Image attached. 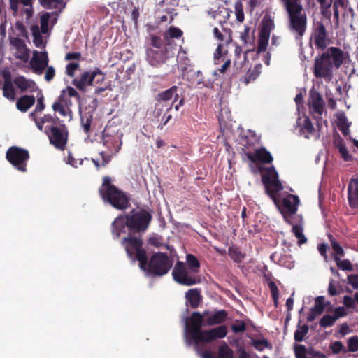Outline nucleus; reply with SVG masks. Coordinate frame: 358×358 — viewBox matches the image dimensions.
I'll use <instances>...</instances> for the list:
<instances>
[{"label":"nucleus","instance_id":"nucleus-61","mask_svg":"<svg viewBox=\"0 0 358 358\" xmlns=\"http://www.w3.org/2000/svg\"><path fill=\"white\" fill-rule=\"evenodd\" d=\"M348 283L353 287L355 289H358V275H350L348 277Z\"/></svg>","mask_w":358,"mask_h":358},{"label":"nucleus","instance_id":"nucleus-58","mask_svg":"<svg viewBox=\"0 0 358 358\" xmlns=\"http://www.w3.org/2000/svg\"><path fill=\"white\" fill-rule=\"evenodd\" d=\"M78 67H79V64L78 62L69 63L66 67V74L71 77H73L74 72Z\"/></svg>","mask_w":358,"mask_h":358},{"label":"nucleus","instance_id":"nucleus-8","mask_svg":"<svg viewBox=\"0 0 358 358\" xmlns=\"http://www.w3.org/2000/svg\"><path fill=\"white\" fill-rule=\"evenodd\" d=\"M122 245L124 247L128 257L132 260L137 259L139 262L140 268L146 269V253L142 248L141 238L133 236L125 237L122 241Z\"/></svg>","mask_w":358,"mask_h":358},{"label":"nucleus","instance_id":"nucleus-24","mask_svg":"<svg viewBox=\"0 0 358 358\" xmlns=\"http://www.w3.org/2000/svg\"><path fill=\"white\" fill-rule=\"evenodd\" d=\"M248 157L252 162L271 163L273 160L271 153L264 148L248 154Z\"/></svg>","mask_w":358,"mask_h":358},{"label":"nucleus","instance_id":"nucleus-21","mask_svg":"<svg viewBox=\"0 0 358 358\" xmlns=\"http://www.w3.org/2000/svg\"><path fill=\"white\" fill-rule=\"evenodd\" d=\"M71 106L72 102L68 96L61 93L58 99L52 104V108L55 112L59 113L63 117H71L70 108Z\"/></svg>","mask_w":358,"mask_h":358},{"label":"nucleus","instance_id":"nucleus-13","mask_svg":"<svg viewBox=\"0 0 358 358\" xmlns=\"http://www.w3.org/2000/svg\"><path fill=\"white\" fill-rule=\"evenodd\" d=\"M195 273L186 267V266L180 262H177L173 271L172 275L175 281L178 283L191 286L196 283Z\"/></svg>","mask_w":358,"mask_h":358},{"label":"nucleus","instance_id":"nucleus-60","mask_svg":"<svg viewBox=\"0 0 358 358\" xmlns=\"http://www.w3.org/2000/svg\"><path fill=\"white\" fill-rule=\"evenodd\" d=\"M46 71H45V79L46 81L48 82H50V80H52L55 76V69L53 66H47L46 68Z\"/></svg>","mask_w":358,"mask_h":358},{"label":"nucleus","instance_id":"nucleus-54","mask_svg":"<svg viewBox=\"0 0 358 358\" xmlns=\"http://www.w3.org/2000/svg\"><path fill=\"white\" fill-rule=\"evenodd\" d=\"M61 93L65 94L66 96H68L69 99H70L71 97H76L77 99H80L79 94H78L76 90L71 87H66L62 91Z\"/></svg>","mask_w":358,"mask_h":358},{"label":"nucleus","instance_id":"nucleus-26","mask_svg":"<svg viewBox=\"0 0 358 358\" xmlns=\"http://www.w3.org/2000/svg\"><path fill=\"white\" fill-rule=\"evenodd\" d=\"M72 83L78 90L85 91L87 87L93 85L92 72H83L80 78L73 79Z\"/></svg>","mask_w":358,"mask_h":358},{"label":"nucleus","instance_id":"nucleus-52","mask_svg":"<svg viewBox=\"0 0 358 358\" xmlns=\"http://www.w3.org/2000/svg\"><path fill=\"white\" fill-rule=\"evenodd\" d=\"M93 83L99 84L105 80V75L98 69L92 71Z\"/></svg>","mask_w":358,"mask_h":358},{"label":"nucleus","instance_id":"nucleus-49","mask_svg":"<svg viewBox=\"0 0 358 358\" xmlns=\"http://www.w3.org/2000/svg\"><path fill=\"white\" fill-rule=\"evenodd\" d=\"M229 255L236 262H241L244 257V255L238 250L233 248H229Z\"/></svg>","mask_w":358,"mask_h":358},{"label":"nucleus","instance_id":"nucleus-50","mask_svg":"<svg viewBox=\"0 0 358 358\" xmlns=\"http://www.w3.org/2000/svg\"><path fill=\"white\" fill-rule=\"evenodd\" d=\"M268 287L270 288V290H271V295H272V297H273V301H274V303H275V305L276 306L277 303H278V296H279V292H278V287L275 285V283L274 282H273V281H271V282H268Z\"/></svg>","mask_w":358,"mask_h":358},{"label":"nucleus","instance_id":"nucleus-28","mask_svg":"<svg viewBox=\"0 0 358 358\" xmlns=\"http://www.w3.org/2000/svg\"><path fill=\"white\" fill-rule=\"evenodd\" d=\"M178 91V87L173 86L171 88L165 90L164 92H162L159 94V99L158 101L161 103L162 101H170L172 99H173V101L172 103L169 106V108L166 109L169 110L171 108L172 106L173 105V103L176 102L178 99V94L177 93Z\"/></svg>","mask_w":358,"mask_h":358},{"label":"nucleus","instance_id":"nucleus-3","mask_svg":"<svg viewBox=\"0 0 358 358\" xmlns=\"http://www.w3.org/2000/svg\"><path fill=\"white\" fill-rule=\"evenodd\" d=\"M350 55L338 47L331 46L318 55L314 59L313 73L317 78L330 82L334 72L342 66L348 64Z\"/></svg>","mask_w":358,"mask_h":358},{"label":"nucleus","instance_id":"nucleus-53","mask_svg":"<svg viewBox=\"0 0 358 358\" xmlns=\"http://www.w3.org/2000/svg\"><path fill=\"white\" fill-rule=\"evenodd\" d=\"M343 6V3L341 0H336L333 3L334 17L336 24H338V22H339L338 8L342 7Z\"/></svg>","mask_w":358,"mask_h":358},{"label":"nucleus","instance_id":"nucleus-48","mask_svg":"<svg viewBox=\"0 0 358 358\" xmlns=\"http://www.w3.org/2000/svg\"><path fill=\"white\" fill-rule=\"evenodd\" d=\"M235 14L236 20L239 22H243L244 20V13L243 9V5L241 1H237L234 5Z\"/></svg>","mask_w":358,"mask_h":358},{"label":"nucleus","instance_id":"nucleus-31","mask_svg":"<svg viewBox=\"0 0 358 358\" xmlns=\"http://www.w3.org/2000/svg\"><path fill=\"white\" fill-rule=\"evenodd\" d=\"M31 34L33 36V43L36 48H44L46 45L45 41L43 40L41 36V30H40L38 25H33L31 27Z\"/></svg>","mask_w":358,"mask_h":358},{"label":"nucleus","instance_id":"nucleus-23","mask_svg":"<svg viewBox=\"0 0 358 358\" xmlns=\"http://www.w3.org/2000/svg\"><path fill=\"white\" fill-rule=\"evenodd\" d=\"M348 202L351 208H358V178H352L348 184Z\"/></svg>","mask_w":358,"mask_h":358},{"label":"nucleus","instance_id":"nucleus-41","mask_svg":"<svg viewBox=\"0 0 358 358\" xmlns=\"http://www.w3.org/2000/svg\"><path fill=\"white\" fill-rule=\"evenodd\" d=\"M269 37H270L269 35L260 33L259 41H258V45H257L258 52H264L266 50V48H267L268 43Z\"/></svg>","mask_w":358,"mask_h":358},{"label":"nucleus","instance_id":"nucleus-12","mask_svg":"<svg viewBox=\"0 0 358 358\" xmlns=\"http://www.w3.org/2000/svg\"><path fill=\"white\" fill-rule=\"evenodd\" d=\"M7 160L18 171L25 172L27 171V162L29 158L27 150L18 148H10L6 155Z\"/></svg>","mask_w":358,"mask_h":358},{"label":"nucleus","instance_id":"nucleus-64","mask_svg":"<svg viewBox=\"0 0 358 358\" xmlns=\"http://www.w3.org/2000/svg\"><path fill=\"white\" fill-rule=\"evenodd\" d=\"M331 348L333 352L338 353L343 350V345L341 341H335L331 344Z\"/></svg>","mask_w":358,"mask_h":358},{"label":"nucleus","instance_id":"nucleus-44","mask_svg":"<svg viewBox=\"0 0 358 358\" xmlns=\"http://www.w3.org/2000/svg\"><path fill=\"white\" fill-rule=\"evenodd\" d=\"M252 346L259 351H262L265 348L269 347V343L267 340L264 338L254 339L252 341Z\"/></svg>","mask_w":358,"mask_h":358},{"label":"nucleus","instance_id":"nucleus-20","mask_svg":"<svg viewBox=\"0 0 358 358\" xmlns=\"http://www.w3.org/2000/svg\"><path fill=\"white\" fill-rule=\"evenodd\" d=\"M170 57L167 50H155L146 48V59L152 66H157L164 63Z\"/></svg>","mask_w":358,"mask_h":358},{"label":"nucleus","instance_id":"nucleus-6","mask_svg":"<svg viewBox=\"0 0 358 358\" xmlns=\"http://www.w3.org/2000/svg\"><path fill=\"white\" fill-rule=\"evenodd\" d=\"M112 180L109 176L103 178V184L99 189V193L105 201L109 202L117 209H125L128 206V199L126 195L115 186L111 184Z\"/></svg>","mask_w":358,"mask_h":358},{"label":"nucleus","instance_id":"nucleus-1","mask_svg":"<svg viewBox=\"0 0 358 358\" xmlns=\"http://www.w3.org/2000/svg\"><path fill=\"white\" fill-rule=\"evenodd\" d=\"M208 315V311H205L203 314L194 312L190 318H185L184 338L188 346L194 345L196 353L201 358H215L214 354L210 350L201 352L200 343L224 338L227 334V329L226 326L222 325L210 330H201L203 317Z\"/></svg>","mask_w":358,"mask_h":358},{"label":"nucleus","instance_id":"nucleus-18","mask_svg":"<svg viewBox=\"0 0 358 358\" xmlns=\"http://www.w3.org/2000/svg\"><path fill=\"white\" fill-rule=\"evenodd\" d=\"M30 117L34 121L36 126L40 131H44L45 134L52 130V127H57L59 119L55 116L47 114L41 119L34 117V113L29 115Z\"/></svg>","mask_w":358,"mask_h":358},{"label":"nucleus","instance_id":"nucleus-32","mask_svg":"<svg viewBox=\"0 0 358 358\" xmlns=\"http://www.w3.org/2000/svg\"><path fill=\"white\" fill-rule=\"evenodd\" d=\"M227 317V313L225 310H217L208 317L206 322L208 325L220 324L226 320Z\"/></svg>","mask_w":358,"mask_h":358},{"label":"nucleus","instance_id":"nucleus-15","mask_svg":"<svg viewBox=\"0 0 358 358\" xmlns=\"http://www.w3.org/2000/svg\"><path fill=\"white\" fill-rule=\"evenodd\" d=\"M49 58L46 51L34 50L30 59L29 64L32 71L38 75H41L48 66Z\"/></svg>","mask_w":358,"mask_h":358},{"label":"nucleus","instance_id":"nucleus-38","mask_svg":"<svg viewBox=\"0 0 358 358\" xmlns=\"http://www.w3.org/2000/svg\"><path fill=\"white\" fill-rule=\"evenodd\" d=\"M182 35V31L179 28L175 27H170L167 31L164 33V38L166 39L169 38H178L181 37Z\"/></svg>","mask_w":358,"mask_h":358},{"label":"nucleus","instance_id":"nucleus-39","mask_svg":"<svg viewBox=\"0 0 358 358\" xmlns=\"http://www.w3.org/2000/svg\"><path fill=\"white\" fill-rule=\"evenodd\" d=\"M187 263L189 266L188 268H189L192 272L196 273L199 271V262L193 255L189 254L187 255Z\"/></svg>","mask_w":358,"mask_h":358},{"label":"nucleus","instance_id":"nucleus-62","mask_svg":"<svg viewBox=\"0 0 358 358\" xmlns=\"http://www.w3.org/2000/svg\"><path fill=\"white\" fill-rule=\"evenodd\" d=\"M343 303L347 308H355V299L352 298L351 296H345L343 297Z\"/></svg>","mask_w":358,"mask_h":358},{"label":"nucleus","instance_id":"nucleus-10","mask_svg":"<svg viewBox=\"0 0 358 358\" xmlns=\"http://www.w3.org/2000/svg\"><path fill=\"white\" fill-rule=\"evenodd\" d=\"M15 29L18 31L16 36H10V43L11 49L14 51L15 57L26 63L29 61L30 57V50L27 47V45L20 36H26V30L24 26L20 23H16Z\"/></svg>","mask_w":358,"mask_h":358},{"label":"nucleus","instance_id":"nucleus-29","mask_svg":"<svg viewBox=\"0 0 358 358\" xmlns=\"http://www.w3.org/2000/svg\"><path fill=\"white\" fill-rule=\"evenodd\" d=\"M270 257L272 261L278 263L281 266L289 269L294 266L293 258L289 255L280 256L277 252H274L271 255Z\"/></svg>","mask_w":358,"mask_h":358},{"label":"nucleus","instance_id":"nucleus-35","mask_svg":"<svg viewBox=\"0 0 358 358\" xmlns=\"http://www.w3.org/2000/svg\"><path fill=\"white\" fill-rule=\"evenodd\" d=\"M262 29L260 33L270 36L271 31L274 29L273 20L269 15H266L262 20Z\"/></svg>","mask_w":358,"mask_h":358},{"label":"nucleus","instance_id":"nucleus-14","mask_svg":"<svg viewBox=\"0 0 358 358\" xmlns=\"http://www.w3.org/2000/svg\"><path fill=\"white\" fill-rule=\"evenodd\" d=\"M312 38L317 49L324 50L327 48L329 39L327 29L322 21L314 23Z\"/></svg>","mask_w":358,"mask_h":358},{"label":"nucleus","instance_id":"nucleus-11","mask_svg":"<svg viewBox=\"0 0 358 358\" xmlns=\"http://www.w3.org/2000/svg\"><path fill=\"white\" fill-rule=\"evenodd\" d=\"M172 265V261L167 255L157 252L151 257L148 265L146 264V269L144 271L147 274L162 276L169 272Z\"/></svg>","mask_w":358,"mask_h":358},{"label":"nucleus","instance_id":"nucleus-63","mask_svg":"<svg viewBox=\"0 0 358 358\" xmlns=\"http://www.w3.org/2000/svg\"><path fill=\"white\" fill-rule=\"evenodd\" d=\"M328 248V245L325 243H322L318 245L317 249L320 255L324 257V260L327 261V250Z\"/></svg>","mask_w":358,"mask_h":358},{"label":"nucleus","instance_id":"nucleus-42","mask_svg":"<svg viewBox=\"0 0 358 358\" xmlns=\"http://www.w3.org/2000/svg\"><path fill=\"white\" fill-rule=\"evenodd\" d=\"M147 48H153L155 50H166L162 40L155 36H151L150 46L148 45Z\"/></svg>","mask_w":358,"mask_h":358},{"label":"nucleus","instance_id":"nucleus-22","mask_svg":"<svg viewBox=\"0 0 358 358\" xmlns=\"http://www.w3.org/2000/svg\"><path fill=\"white\" fill-rule=\"evenodd\" d=\"M290 225H292V231L298 239V244L301 245L305 243L307 241L306 238L303 235V218L301 216L296 217L294 219H289L286 221Z\"/></svg>","mask_w":358,"mask_h":358},{"label":"nucleus","instance_id":"nucleus-51","mask_svg":"<svg viewBox=\"0 0 358 358\" xmlns=\"http://www.w3.org/2000/svg\"><path fill=\"white\" fill-rule=\"evenodd\" d=\"M246 329V325L244 322L237 320L231 325V330L234 333L243 332Z\"/></svg>","mask_w":358,"mask_h":358},{"label":"nucleus","instance_id":"nucleus-27","mask_svg":"<svg viewBox=\"0 0 358 358\" xmlns=\"http://www.w3.org/2000/svg\"><path fill=\"white\" fill-rule=\"evenodd\" d=\"M57 17L54 13H45L41 16V30L44 34L49 31V26L51 27L56 23Z\"/></svg>","mask_w":358,"mask_h":358},{"label":"nucleus","instance_id":"nucleus-30","mask_svg":"<svg viewBox=\"0 0 358 358\" xmlns=\"http://www.w3.org/2000/svg\"><path fill=\"white\" fill-rule=\"evenodd\" d=\"M35 103V97L34 96L24 95L19 99L16 106L19 110L26 112Z\"/></svg>","mask_w":358,"mask_h":358},{"label":"nucleus","instance_id":"nucleus-45","mask_svg":"<svg viewBox=\"0 0 358 358\" xmlns=\"http://www.w3.org/2000/svg\"><path fill=\"white\" fill-rule=\"evenodd\" d=\"M324 296H318L315 299V306L311 308L316 314H322L324 309Z\"/></svg>","mask_w":358,"mask_h":358},{"label":"nucleus","instance_id":"nucleus-40","mask_svg":"<svg viewBox=\"0 0 358 358\" xmlns=\"http://www.w3.org/2000/svg\"><path fill=\"white\" fill-rule=\"evenodd\" d=\"M334 261L338 268L343 271H352L353 267L351 262L348 259L341 260L340 257L334 256Z\"/></svg>","mask_w":358,"mask_h":358},{"label":"nucleus","instance_id":"nucleus-25","mask_svg":"<svg viewBox=\"0 0 358 358\" xmlns=\"http://www.w3.org/2000/svg\"><path fill=\"white\" fill-rule=\"evenodd\" d=\"M13 83L22 91L32 92L38 91L35 82L24 76H17L13 80Z\"/></svg>","mask_w":358,"mask_h":358},{"label":"nucleus","instance_id":"nucleus-4","mask_svg":"<svg viewBox=\"0 0 358 358\" xmlns=\"http://www.w3.org/2000/svg\"><path fill=\"white\" fill-rule=\"evenodd\" d=\"M287 13L288 29L301 45L308 24V17L301 3L302 0H278Z\"/></svg>","mask_w":358,"mask_h":358},{"label":"nucleus","instance_id":"nucleus-56","mask_svg":"<svg viewBox=\"0 0 358 358\" xmlns=\"http://www.w3.org/2000/svg\"><path fill=\"white\" fill-rule=\"evenodd\" d=\"M331 247L335 254L334 256L343 257L344 255L343 249L335 241L331 240Z\"/></svg>","mask_w":358,"mask_h":358},{"label":"nucleus","instance_id":"nucleus-37","mask_svg":"<svg viewBox=\"0 0 358 358\" xmlns=\"http://www.w3.org/2000/svg\"><path fill=\"white\" fill-rule=\"evenodd\" d=\"M217 358H233V351L225 343L218 350Z\"/></svg>","mask_w":358,"mask_h":358},{"label":"nucleus","instance_id":"nucleus-43","mask_svg":"<svg viewBox=\"0 0 358 358\" xmlns=\"http://www.w3.org/2000/svg\"><path fill=\"white\" fill-rule=\"evenodd\" d=\"M308 331V327L306 324H303L301 327H299L294 333V339L296 341L301 342L303 340L304 336L307 334Z\"/></svg>","mask_w":358,"mask_h":358},{"label":"nucleus","instance_id":"nucleus-46","mask_svg":"<svg viewBox=\"0 0 358 358\" xmlns=\"http://www.w3.org/2000/svg\"><path fill=\"white\" fill-rule=\"evenodd\" d=\"M337 320V317L326 315L322 317L320 321V325L322 327H327L332 326L336 320Z\"/></svg>","mask_w":358,"mask_h":358},{"label":"nucleus","instance_id":"nucleus-5","mask_svg":"<svg viewBox=\"0 0 358 358\" xmlns=\"http://www.w3.org/2000/svg\"><path fill=\"white\" fill-rule=\"evenodd\" d=\"M152 219V215L146 210H132L129 214L118 216L112 223V234L118 238L129 230L145 231Z\"/></svg>","mask_w":358,"mask_h":358},{"label":"nucleus","instance_id":"nucleus-47","mask_svg":"<svg viewBox=\"0 0 358 358\" xmlns=\"http://www.w3.org/2000/svg\"><path fill=\"white\" fill-rule=\"evenodd\" d=\"M36 98L37 99V104L36 106L35 110L33 112V113H34V115L37 112H41L45 108V104L43 103L44 97H43L41 90H38L37 92Z\"/></svg>","mask_w":358,"mask_h":358},{"label":"nucleus","instance_id":"nucleus-9","mask_svg":"<svg viewBox=\"0 0 358 358\" xmlns=\"http://www.w3.org/2000/svg\"><path fill=\"white\" fill-rule=\"evenodd\" d=\"M317 120V128H315L308 117H299L296 122L299 134L307 139H319L327 127V121L322 122L318 119Z\"/></svg>","mask_w":358,"mask_h":358},{"label":"nucleus","instance_id":"nucleus-55","mask_svg":"<svg viewBox=\"0 0 358 358\" xmlns=\"http://www.w3.org/2000/svg\"><path fill=\"white\" fill-rule=\"evenodd\" d=\"M295 355L296 358H307L306 348L303 345H299L295 348Z\"/></svg>","mask_w":358,"mask_h":358},{"label":"nucleus","instance_id":"nucleus-2","mask_svg":"<svg viewBox=\"0 0 358 358\" xmlns=\"http://www.w3.org/2000/svg\"><path fill=\"white\" fill-rule=\"evenodd\" d=\"M259 171L262 174L266 194L278 207L285 221L300 217L301 215H296L300 202L297 196L288 194L281 199L279 192L282 190L283 187L278 180V175L275 169L273 167L266 169L260 166Z\"/></svg>","mask_w":358,"mask_h":358},{"label":"nucleus","instance_id":"nucleus-16","mask_svg":"<svg viewBox=\"0 0 358 358\" xmlns=\"http://www.w3.org/2000/svg\"><path fill=\"white\" fill-rule=\"evenodd\" d=\"M309 107L314 118L320 119L324 111V102L320 93L314 89L310 91Z\"/></svg>","mask_w":358,"mask_h":358},{"label":"nucleus","instance_id":"nucleus-36","mask_svg":"<svg viewBox=\"0 0 358 358\" xmlns=\"http://www.w3.org/2000/svg\"><path fill=\"white\" fill-rule=\"evenodd\" d=\"M3 96L10 101H13L15 96L14 87L10 81L6 80L3 87Z\"/></svg>","mask_w":358,"mask_h":358},{"label":"nucleus","instance_id":"nucleus-19","mask_svg":"<svg viewBox=\"0 0 358 358\" xmlns=\"http://www.w3.org/2000/svg\"><path fill=\"white\" fill-rule=\"evenodd\" d=\"M33 1L34 0H9L10 9L15 14H17L20 10V6H23L21 8V13L25 15L27 20L30 19L33 16Z\"/></svg>","mask_w":358,"mask_h":358},{"label":"nucleus","instance_id":"nucleus-34","mask_svg":"<svg viewBox=\"0 0 358 358\" xmlns=\"http://www.w3.org/2000/svg\"><path fill=\"white\" fill-rule=\"evenodd\" d=\"M334 145L335 147L338 150L340 155L345 161L348 162L352 159V155L349 153L342 138H338L335 140Z\"/></svg>","mask_w":358,"mask_h":358},{"label":"nucleus","instance_id":"nucleus-17","mask_svg":"<svg viewBox=\"0 0 358 358\" xmlns=\"http://www.w3.org/2000/svg\"><path fill=\"white\" fill-rule=\"evenodd\" d=\"M46 134L52 145L58 149L64 148L67 141V131L64 127H52V130Z\"/></svg>","mask_w":358,"mask_h":358},{"label":"nucleus","instance_id":"nucleus-57","mask_svg":"<svg viewBox=\"0 0 358 358\" xmlns=\"http://www.w3.org/2000/svg\"><path fill=\"white\" fill-rule=\"evenodd\" d=\"M348 349L350 352H356L358 350V338L356 336L351 337L348 341Z\"/></svg>","mask_w":358,"mask_h":358},{"label":"nucleus","instance_id":"nucleus-33","mask_svg":"<svg viewBox=\"0 0 358 358\" xmlns=\"http://www.w3.org/2000/svg\"><path fill=\"white\" fill-rule=\"evenodd\" d=\"M185 297L187 299V302L189 303V305L195 308H197L201 300V296L199 292L196 289H189L185 294Z\"/></svg>","mask_w":358,"mask_h":358},{"label":"nucleus","instance_id":"nucleus-7","mask_svg":"<svg viewBox=\"0 0 358 358\" xmlns=\"http://www.w3.org/2000/svg\"><path fill=\"white\" fill-rule=\"evenodd\" d=\"M122 133L110 130V128L104 129L102 135V143L103 146L108 150V152L102 151L100 153L103 160V166L108 163L112 157L120 150L122 143Z\"/></svg>","mask_w":358,"mask_h":358},{"label":"nucleus","instance_id":"nucleus-59","mask_svg":"<svg viewBox=\"0 0 358 358\" xmlns=\"http://www.w3.org/2000/svg\"><path fill=\"white\" fill-rule=\"evenodd\" d=\"M83 161V159H76L71 153H69L68 157H67L66 163L70 164L73 167L77 168L78 166V165L82 164Z\"/></svg>","mask_w":358,"mask_h":358}]
</instances>
